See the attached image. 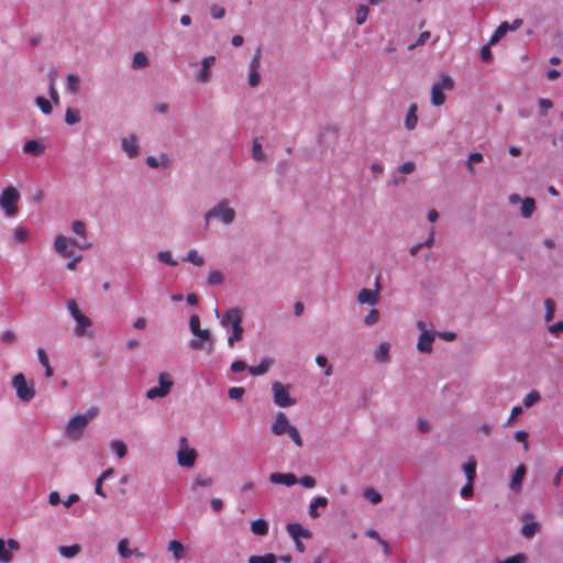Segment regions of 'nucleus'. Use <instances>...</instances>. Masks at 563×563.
<instances>
[{
	"mask_svg": "<svg viewBox=\"0 0 563 563\" xmlns=\"http://www.w3.org/2000/svg\"><path fill=\"white\" fill-rule=\"evenodd\" d=\"M269 482L274 485H285V486H292L295 485L298 479L297 476L292 473H272L269 475Z\"/></svg>",
	"mask_w": 563,
	"mask_h": 563,
	"instance_id": "obj_24",
	"label": "nucleus"
},
{
	"mask_svg": "<svg viewBox=\"0 0 563 563\" xmlns=\"http://www.w3.org/2000/svg\"><path fill=\"white\" fill-rule=\"evenodd\" d=\"M216 317L219 319L222 328L231 331V334L228 336V345L229 347H233L236 342H240L243 339L244 329L242 327V310L238 307H232L222 314L216 310Z\"/></svg>",
	"mask_w": 563,
	"mask_h": 563,
	"instance_id": "obj_2",
	"label": "nucleus"
},
{
	"mask_svg": "<svg viewBox=\"0 0 563 563\" xmlns=\"http://www.w3.org/2000/svg\"><path fill=\"white\" fill-rule=\"evenodd\" d=\"M150 66V59L144 52H135L132 56L131 67L134 70H141Z\"/></svg>",
	"mask_w": 563,
	"mask_h": 563,
	"instance_id": "obj_32",
	"label": "nucleus"
},
{
	"mask_svg": "<svg viewBox=\"0 0 563 563\" xmlns=\"http://www.w3.org/2000/svg\"><path fill=\"white\" fill-rule=\"evenodd\" d=\"M81 120L80 113L77 109L67 108L65 111V122L68 125H75Z\"/></svg>",
	"mask_w": 563,
	"mask_h": 563,
	"instance_id": "obj_45",
	"label": "nucleus"
},
{
	"mask_svg": "<svg viewBox=\"0 0 563 563\" xmlns=\"http://www.w3.org/2000/svg\"><path fill=\"white\" fill-rule=\"evenodd\" d=\"M184 261L191 263L195 266H202L205 265V257L199 254V252L196 249H191L187 252L186 257Z\"/></svg>",
	"mask_w": 563,
	"mask_h": 563,
	"instance_id": "obj_41",
	"label": "nucleus"
},
{
	"mask_svg": "<svg viewBox=\"0 0 563 563\" xmlns=\"http://www.w3.org/2000/svg\"><path fill=\"white\" fill-rule=\"evenodd\" d=\"M216 56L209 55L200 62V67L196 71L195 79L198 84L207 85L212 79V67L216 64Z\"/></svg>",
	"mask_w": 563,
	"mask_h": 563,
	"instance_id": "obj_17",
	"label": "nucleus"
},
{
	"mask_svg": "<svg viewBox=\"0 0 563 563\" xmlns=\"http://www.w3.org/2000/svg\"><path fill=\"white\" fill-rule=\"evenodd\" d=\"M328 505V499L325 497L319 496L311 500L309 505V515L311 518H318L320 515L317 509L319 507L324 508Z\"/></svg>",
	"mask_w": 563,
	"mask_h": 563,
	"instance_id": "obj_39",
	"label": "nucleus"
},
{
	"mask_svg": "<svg viewBox=\"0 0 563 563\" xmlns=\"http://www.w3.org/2000/svg\"><path fill=\"white\" fill-rule=\"evenodd\" d=\"M174 386V379L167 372H161L157 376V385L146 390L145 397L148 400L162 399L168 396Z\"/></svg>",
	"mask_w": 563,
	"mask_h": 563,
	"instance_id": "obj_11",
	"label": "nucleus"
},
{
	"mask_svg": "<svg viewBox=\"0 0 563 563\" xmlns=\"http://www.w3.org/2000/svg\"><path fill=\"white\" fill-rule=\"evenodd\" d=\"M525 523L521 528V534L525 538H532L539 531V525L534 521L533 516L531 514H527L523 517Z\"/></svg>",
	"mask_w": 563,
	"mask_h": 563,
	"instance_id": "obj_27",
	"label": "nucleus"
},
{
	"mask_svg": "<svg viewBox=\"0 0 563 563\" xmlns=\"http://www.w3.org/2000/svg\"><path fill=\"white\" fill-rule=\"evenodd\" d=\"M369 13V9L365 4H358L355 10V22L357 25H362L366 22Z\"/></svg>",
	"mask_w": 563,
	"mask_h": 563,
	"instance_id": "obj_46",
	"label": "nucleus"
},
{
	"mask_svg": "<svg viewBox=\"0 0 563 563\" xmlns=\"http://www.w3.org/2000/svg\"><path fill=\"white\" fill-rule=\"evenodd\" d=\"M238 213L229 198L219 199L210 209L203 214L206 224L210 221H218L221 224L229 227L236 220Z\"/></svg>",
	"mask_w": 563,
	"mask_h": 563,
	"instance_id": "obj_3",
	"label": "nucleus"
},
{
	"mask_svg": "<svg viewBox=\"0 0 563 563\" xmlns=\"http://www.w3.org/2000/svg\"><path fill=\"white\" fill-rule=\"evenodd\" d=\"M156 256L161 263L166 264L170 267H176L178 265V261L174 258L173 253L170 251H159Z\"/></svg>",
	"mask_w": 563,
	"mask_h": 563,
	"instance_id": "obj_43",
	"label": "nucleus"
},
{
	"mask_svg": "<svg viewBox=\"0 0 563 563\" xmlns=\"http://www.w3.org/2000/svg\"><path fill=\"white\" fill-rule=\"evenodd\" d=\"M316 363L318 364V366L325 368V371H324L325 376H330L332 374V365L329 364L328 358L325 356H323V355L316 356Z\"/></svg>",
	"mask_w": 563,
	"mask_h": 563,
	"instance_id": "obj_58",
	"label": "nucleus"
},
{
	"mask_svg": "<svg viewBox=\"0 0 563 563\" xmlns=\"http://www.w3.org/2000/svg\"><path fill=\"white\" fill-rule=\"evenodd\" d=\"M67 310L70 313L71 318L75 320L76 325L74 328V334L77 338L89 336L92 338L93 333L91 331L92 321L89 317H87L78 307L75 300H69L67 302Z\"/></svg>",
	"mask_w": 563,
	"mask_h": 563,
	"instance_id": "obj_7",
	"label": "nucleus"
},
{
	"mask_svg": "<svg viewBox=\"0 0 563 563\" xmlns=\"http://www.w3.org/2000/svg\"><path fill=\"white\" fill-rule=\"evenodd\" d=\"M416 169V164L411 161L405 162L398 167V172L401 174H411Z\"/></svg>",
	"mask_w": 563,
	"mask_h": 563,
	"instance_id": "obj_63",
	"label": "nucleus"
},
{
	"mask_svg": "<svg viewBox=\"0 0 563 563\" xmlns=\"http://www.w3.org/2000/svg\"><path fill=\"white\" fill-rule=\"evenodd\" d=\"M380 284L375 282V289L362 288L357 294V302L361 305L375 306L379 301Z\"/></svg>",
	"mask_w": 563,
	"mask_h": 563,
	"instance_id": "obj_18",
	"label": "nucleus"
},
{
	"mask_svg": "<svg viewBox=\"0 0 563 563\" xmlns=\"http://www.w3.org/2000/svg\"><path fill=\"white\" fill-rule=\"evenodd\" d=\"M36 356H37L38 363L45 369L44 376L46 378H51L54 375V369L51 366L49 358H48V355H47L46 351L43 347H37L36 349Z\"/></svg>",
	"mask_w": 563,
	"mask_h": 563,
	"instance_id": "obj_29",
	"label": "nucleus"
},
{
	"mask_svg": "<svg viewBox=\"0 0 563 563\" xmlns=\"http://www.w3.org/2000/svg\"><path fill=\"white\" fill-rule=\"evenodd\" d=\"M540 400V394L537 390L530 391L525 398H523V405L527 408L532 407L534 404H537Z\"/></svg>",
	"mask_w": 563,
	"mask_h": 563,
	"instance_id": "obj_56",
	"label": "nucleus"
},
{
	"mask_svg": "<svg viewBox=\"0 0 563 563\" xmlns=\"http://www.w3.org/2000/svg\"><path fill=\"white\" fill-rule=\"evenodd\" d=\"M110 449L119 459H123L128 454L126 444L120 439L112 440L110 442Z\"/></svg>",
	"mask_w": 563,
	"mask_h": 563,
	"instance_id": "obj_40",
	"label": "nucleus"
},
{
	"mask_svg": "<svg viewBox=\"0 0 563 563\" xmlns=\"http://www.w3.org/2000/svg\"><path fill=\"white\" fill-rule=\"evenodd\" d=\"M526 475V466L523 464L518 465L516 468V472L514 473L509 487L514 492H519L521 489V483L523 481V477Z\"/></svg>",
	"mask_w": 563,
	"mask_h": 563,
	"instance_id": "obj_33",
	"label": "nucleus"
},
{
	"mask_svg": "<svg viewBox=\"0 0 563 563\" xmlns=\"http://www.w3.org/2000/svg\"><path fill=\"white\" fill-rule=\"evenodd\" d=\"M71 231L75 235L79 236L81 239L80 242H88L87 241V225L84 221L81 220H74L71 222Z\"/></svg>",
	"mask_w": 563,
	"mask_h": 563,
	"instance_id": "obj_36",
	"label": "nucleus"
},
{
	"mask_svg": "<svg viewBox=\"0 0 563 563\" xmlns=\"http://www.w3.org/2000/svg\"><path fill=\"white\" fill-rule=\"evenodd\" d=\"M189 329L194 335L202 332L205 329L200 327V318L198 314H192L189 319Z\"/></svg>",
	"mask_w": 563,
	"mask_h": 563,
	"instance_id": "obj_55",
	"label": "nucleus"
},
{
	"mask_svg": "<svg viewBox=\"0 0 563 563\" xmlns=\"http://www.w3.org/2000/svg\"><path fill=\"white\" fill-rule=\"evenodd\" d=\"M176 459L178 465L181 467L190 468L196 464L198 452L195 448L189 446V442L186 437L179 438Z\"/></svg>",
	"mask_w": 563,
	"mask_h": 563,
	"instance_id": "obj_12",
	"label": "nucleus"
},
{
	"mask_svg": "<svg viewBox=\"0 0 563 563\" xmlns=\"http://www.w3.org/2000/svg\"><path fill=\"white\" fill-rule=\"evenodd\" d=\"M536 210V202L532 198H525L520 213L523 218H530Z\"/></svg>",
	"mask_w": 563,
	"mask_h": 563,
	"instance_id": "obj_44",
	"label": "nucleus"
},
{
	"mask_svg": "<svg viewBox=\"0 0 563 563\" xmlns=\"http://www.w3.org/2000/svg\"><path fill=\"white\" fill-rule=\"evenodd\" d=\"M20 550L21 544L18 540L0 538V563H12Z\"/></svg>",
	"mask_w": 563,
	"mask_h": 563,
	"instance_id": "obj_14",
	"label": "nucleus"
},
{
	"mask_svg": "<svg viewBox=\"0 0 563 563\" xmlns=\"http://www.w3.org/2000/svg\"><path fill=\"white\" fill-rule=\"evenodd\" d=\"M112 473V470L109 468L107 471H104L96 481V486H95V493L101 497H106V494L102 489V484H104V481L111 475Z\"/></svg>",
	"mask_w": 563,
	"mask_h": 563,
	"instance_id": "obj_49",
	"label": "nucleus"
},
{
	"mask_svg": "<svg viewBox=\"0 0 563 563\" xmlns=\"http://www.w3.org/2000/svg\"><path fill=\"white\" fill-rule=\"evenodd\" d=\"M245 390L243 387H231L229 390H228V395L231 399H234V400H241L243 395H244Z\"/></svg>",
	"mask_w": 563,
	"mask_h": 563,
	"instance_id": "obj_60",
	"label": "nucleus"
},
{
	"mask_svg": "<svg viewBox=\"0 0 563 563\" xmlns=\"http://www.w3.org/2000/svg\"><path fill=\"white\" fill-rule=\"evenodd\" d=\"M120 147L129 159H134L141 154L139 137L133 133L121 137Z\"/></svg>",
	"mask_w": 563,
	"mask_h": 563,
	"instance_id": "obj_16",
	"label": "nucleus"
},
{
	"mask_svg": "<svg viewBox=\"0 0 563 563\" xmlns=\"http://www.w3.org/2000/svg\"><path fill=\"white\" fill-rule=\"evenodd\" d=\"M250 530L254 536L264 537L268 533L269 526L265 519L258 518L250 522Z\"/></svg>",
	"mask_w": 563,
	"mask_h": 563,
	"instance_id": "obj_30",
	"label": "nucleus"
},
{
	"mask_svg": "<svg viewBox=\"0 0 563 563\" xmlns=\"http://www.w3.org/2000/svg\"><path fill=\"white\" fill-rule=\"evenodd\" d=\"M499 563H527V556L525 554H516Z\"/></svg>",
	"mask_w": 563,
	"mask_h": 563,
	"instance_id": "obj_64",
	"label": "nucleus"
},
{
	"mask_svg": "<svg viewBox=\"0 0 563 563\" xmlns=\"http://www.w3.org/2000/svg\"><path fill=\"white\" fill-rule=\"evenodd\" d=\"M189 346L194 351L205 350L208 353H212L214 350V339L209 329H205L202 332L194 335V339L189 341Z\"/></svg>",
	"mask_w": 563,
	"mask_h": 563,
	"instance_id": "obj_15",
	"label": "nucleus"
},
{
	"mask_svg": "<svg viewBox=\"0 0 563 563\" xmlns=\"http://www.w3.org/2000/svg\"><path fill=\"white\" fill-rule=\"evenodd\" d=\"M417 109H418L417 104L411 103L407 110V114L405 118V128L408 131H412L417 126V123H418Z\"/></svg>",
	"mask_w": 563,
	"mask_h": 563,
	"instance_id": "obj_34",
	"label": "nucleus"
},
{
	"mask_svg": "<svg viewBox=\"0 0 563 563\" xmlns=\"http://www.w3.org/2000/svg\"><path fill=\"white\" fill-rule=\"evenodd\" d=\"M473 483L467 482L460 490V495L463 499H470L473 496Z\"/></svg>",
	"mask_w": 563,
	"mask_h": 563,
	"instance_id": "obj_61",
	"label": "nucleus"
},
{
	"mask_svg": "<svg viewBox=\"0 0 563 563\" xmlns=\"http://www.w3.org/2000/svg\"><path fill=\"white\" fill-rule=\"evenodd\" d=\"M390 343L387 341L380 342L374 352V360L376 363L385 364L390 361Z\"/></svg>",
	"mask_w": 563,
	"mask_h": 563,
	"instance_id": "obj_26",
	"label": "nucleus"
},
{
	"mask_svg": "<svg viewBox=\"0 0 563 563\" xmlns=\"http://www.w3.org/2000/svg\"><path fill=\"white\" fill-rule=\"evenodd\" d=\"M35 103L40 108L42 113L48 115V114H51L53 112V104L46 98H44L42 96H38V97L35 98Z\"/></svg>",
	"mask_w": 563,
	"mask_h": 563,
	"instance_id": "obj_48",
	"label": "nucleus"
},
{
	"mask_svg": "<svg viewBox=\"0 0 563 563\" xmlns=\"http://www.w3.org/2000/svg\"><path fill=\"white\" fill-rule=\"evenodd\" d=\"M20 198V191L12 185L4 187L0 192V208L8 218H14L18 214Z\"/></svg>",
	"mask_w": 563,
	"mask_h": 563,
	"instance_id": "obj_9",
	"label": "nucleus"
},
{
	"mask_svg": "<svg viewBox=\"0 0 563 563\" xmlns=\"http://www.w3.org/2000/svg\"><path fill=\"white\" fill-rule=\"evenodd\" d=\"M483 161V155L479 152H472L466 161V167L471 174L475 173V165Z\"/></svg>",
	"mask_w": 563,
	"mask_h": 563,
	"instance_id": "obj_47",
	"label": "nucleus"
},
{
	"mask_svg": "<svg viewBox=\"0 0 563 563\" xmlns=\"http://www.w3.org/2000/svg\"><path fill=\"white\" fill-rule=\"evenodd\" d=\"M145 163L150 168H163L168 169L173 162L168 154L161 153L157 156H147Z\"/></svg>",
	"mask_w": 563,
	"mask_h": 563,
	"instance_id": "obj_22",
	"label": "nucleus"
},
{
	"mask_svg": "<svg viewBox=\"0 0 563 563\" xmlns=\"http://www.w3.org/2000/svg\"><path fill=\"white\" fill-rule=\"evenodd\" d=\"M130 540L128 538H122L118 542V553L123 559H130L131 556H136L139 559L144 558V553L139 551V549L130 548Z\"/></svg>",
	"mask_w": 563,
	"mask_h": 563,
	"instance_id": "obj_21",
	"label": "nucleus"
},
{
	"mask_svg": "<svg viewBox=\"0 0 563 563\" xmlns=\"http://www.w3.org/2000/svg\"><path fill=\"white\" fill-rule=\"evenodd\" d=\"M416 327L419 330L416 349L421 354L430 355L433 352L437 331L423 320L416 321Z\"/></svg>",
	"mask_w": 563,
	"mask_h": 563,
	"instance_id": "obj_8",
	"label": "nucleus"
},
{
	"mask_svg": "<svg viewBox=\"0 0 563 563\" xmlns=\"http://www.w3.org/2000/svg\"><path fill=\"white\" fill-rule=\"evenodd\" d=\"M30 238V230L25 227L18 225L13 229V239L16 243H24Z\"/></svg>",
	"mask_w": 563,
	"mask_h": 563,
	"instance_id": "obj_42",
	"label": "nucleus"
},
{
	"mask_svg": "<svg viewBox=\"0 0 563 563\" xmlns=\"http://www.w3.org/2000/svg\"><path fill=\"white\" fill-rule=\"evenodd\" d=\"M462 471L467 479V482H474L476 476V461L473 457H470L463 465Z\"/></svg>",
	"mask_w": 563,
	"mask_h": 563,
	"instance_id": "obj_38",
	"label": "nucleus"
},
{
	"mask_svg": "<svg viewBox=\"0 0 563 563\" xmlns=\"http://www.w3.org/2000/svg\"><path fill=\"white\" fill-rule=\"evenodd\" d=\"M252 157L257 162H265L266 154L263 151L262 144L258 141H254L252 145Z\"/></svg>",
	"mask_w": 563,
	"mask_h": 563,
	"instance_id": "obj_52",
	"label": "nucleus"
},
{
	"mask_svg": "<svg viewBox=\"0 0 563 563\" xmlns=\"http://www.w3.org/2000/svg\"><path fill=\"white\" fill-rule=\"evenodd\" d=\"M194 485L197 487H211L213 485V479L209 476L197 475L194 478Z\"/></svg>",
	"mask_w": 563,
	"mask_h": 563,
	"instance_id": "obj_57",
	"label": "nucleus"
},
{
	"mask_svg": "<svg viewBox=\"0 0 563 563\" xmlns=\"http://www.w3.org/2000/svg\"><path fill=\"white\" fill-rule=\"evenodd\" d=\"M10 387L14 390L16 399L22 404H30L36 397V387L33 379H27L23 373L11 377Z\"/></svg>",
	"mask_w": 563,
	"mask_h": 563,
	"instance_id": "obj_5",
	"label": "nucleus"
},
{
	"mask_svg": "<svg viewBox=\"0 0 563 563\" xmlns=\"http://www.w3.org/2000/svg\"><path fill=\"white\" fill-rule=\"evenodd\" d=\"M290 385L280 382L272 384L273 401L279 408H289L296 405V399L290 396Z\"/></svg>",
	"mask_w": 563,
	"mask_h": 563,
	"instance_id": "obj_13",
	"label": "nucleus"
},
{
	"mask_svg": "<svg viewBox=\"0 0 563 563\" xmlns=\"http://www.w3.org/2000/svg\"><path fill=\"white\" fill-rule=\"evenodd\" d=\"M91 245L90 242H80L63 233L56 234L53 241V249L62 258L73 257V255L76 254V249L85 251L90 249Z\"/></svg>",
	"mask_w": 563,
	"mask_h": 563,
	"instance_id": "obj_6",
	"label": "nucleus"
},
{
	"mask_svg": "<svg viewBox=\"0 0 563 563\" xmlns=\"http://www.w3.org/2000/svg\"><path fill=\"white\" fill-rule=\"evenodd\" d=\"M45 150L46 146L38 140H29L22 146V152L33 157L42 156Z\"/></svg>",
	"mask_w": 563,
	"mask_h": 563,
	"instance_id": "obj_23",
	"label": "nucleus"
},
{
	"mask_svg": "<svg viewBox=\"0 0 563 563\" xmlns=\"http://www.w3.org/2000/svg\"><path fill=\"white\" fill-rule=\"evenodd\" d=\"M286 530L294 540H298L300 538L307 539L311 537L310 531L305 529L300 523H288L286 526Z\"/></svg>",
	"mask_w": 563,
	"mask_h": 563,
	"instance_id": "obj_28",
	"label": "nucleus"
},
{
	"mask_svg": "<svg viewBox=\"0 0 563 563\" xmlns=\"http://www.w3.org/2000/svg\"><path fill=\"white\" fill-rule=\"evenodd\" d=\"M271 432L274 437L288 435L297 448L303 445V440L298 428L290 422L284 411H278L271 423Z\"/></svg>",
	"mask_w": 563,
	"mask_h": 563,
	"instance_id": "obj_4",
	"label": "nucleus"
},
{
	"mask_svg": "<svg viewBox=\"0 0 563 563\" xmlns=\"http://www.w3.org/2000/svg\"><path fill=\"white\" fill-rule=\"evenodd\" d=\"M210 14L213 19H222L225 15V9L223 7L213 4L210 8Z\"/></svg>",
	"mask_w": 563,
	"mask_h": 563,
	"instance_id": "obj_62",
	"label": "nucleus"
},
{
	"mask_svg": "<svg viewBox=\"0 0 563 563\" xmlns=\"http://www.w3.org/2000/svg\"><path fill=\"white\" fill-rule=\"evenodd\" d=\"M99 409L90 407L81 413L71 416L65 423L63 429V437L69 442H79L85 437L89 424L98 417Z\"/></svg>",
	"mask_w": 563,
	"mask_h": 563,
	"instance_id": "obj_1",
	"label": "nucleus"
},
{
	"mask_svg": "<svg viewBox=\"0 0 563 563\" xmlns=\"http://www.w3.org/2000/svg\"><path fill=\"white\" fill-rule=\"evenodd\" d=\"M276 555L268 553L265 555H251L247 560V563H276Z\"/></svg>",
	"mask_w": 563,
	"mask_h": 563,
	"instance_id": "obj_50",
	"label": "nucleus"
},
{
	"mask_svg": "<svg viewBox=\"0 0 563 563\" xmlns=\"http://www.w3.org/2000/svg\"><path fill=\"white\" fill-rule=\"evenodd\" d=\"M454 88V79L448 74H442L431 87V103L441 107L446 100L445 92Z\"/></svg>",
	"mask_w": 563,
	"mask_h": 563,
	"instance_id": "obj_10",
	"label": "nucleus"
},
{
	"mask_svg": "<svg viewBox=\"0 0 563 563\" xmlns=\"http://www.w3.org/2000/svg\"><path fill=\"white\" fill-rule=\"evenodd\" d=\"M363 496L365 499H367L373 505L379 504L383 499L382 495L377 490H375L374 488H371V487L364 489Z\"/></svg>",
	"mask_w": 563,
	"mask_h": 563,
	"instance_id": "obj_51",
	"label": "nucleus"
},
{
	"mask_svg": "<svg viewBox=\"0 0 563 563\" xmlns=\"http://www.w3.org/2000/svg\"><path fill=\"white\" fill-rule=\"evenodd\" d=\"M57 551L63 558L73 559L80 553L81 547L79 544L60 545Z\"/></svg>",
	"mask_w": 563,
	"mask_h": 563,
	"instance_id": "obj_35",
	"label": "nucleus"
},
{
	"mask_svg": "<svg viewBox=\"0 0 563 563\" xmlns=\"http://www.w3.org/2000/svg\"><path fill=\"white\" fill-rule=\"evenodd\" d=\"M544 306H545V316H544V319L545 321H551L553 318H554V308H555V303L552 299L548 298L545 299L544 301Z\"/></svg>",
	"mask_w": 563,
	"mask_h": 563,
	"instance_id": "obj_59",
	"label": "nucleus"
},
{
	"mask_svg": "<svg viewBox=\"0 0 563 563\" xmlns=\"http://www.w3.org/2000/svg\"><path fill=\"white\" fill-rule=\"evenodd\" d=\"M66 89L71 95H77L80 89V78L76 74H68L66 76Z\"/></svg>",
	"mask_w": 563,
	"mask_h": 563,
	"instance_id": "obj_37",
	"label": "nucleus"
},
{
	"mask_svg": "<svg viewBox=\"0 0 563 563\" xmlns=\"http://www.w3.org/2000/svg\"><path fill=\"white\" fill-rule=\"evenodd\" d=\"M223 280H224V276H223L221 271L214 269V271L209 272V274H208V284L210 286L220 285V284L223 283Z\"/></svg>",
	"mask_w": 563,
	"mask_h": 563,
	"instance_id": "obj_53",
	"label": "nucleus"
},
{
	"mask_svg": "<svg viewBox=\"0 0 563 563\" xmlns=\"http://www.w3.org/2000/svg\"><path fill=\"white\" fill-rule=\"evenodd\" d=\"M260 58H261L260 53H256L249 63L247 82H249L250 87H252V88L257 87L261 82Z\"/></svg>",
	"mask_w": 563,
	"mask_h": 563,
	"instance_id": "obj_19",
	"label": "nucleus"
},
{
	"mask_svg": "<svg viewBox=\"0 0 563 563\" xmlns=\"http://www.w3.org/2000/svg\"><path fill=\"white\" fill-rule=\"evenodd\" d=\"M379 317H380V313H379L378 309L372 308L369 310V312L365 316L364 323L366 325H374L378 322Z\"/></svg>",
	"mask_w": 563,
	"mask_h": 563,
	"instance_id": "obj_54",
	"label": "nucleus"
},
{
	"mask_svg": "<svg viewBox=\"0 0 563 563\" xmlns=\"http://www.w3.org/2000/svg\"><path fill=\"white\" fill-rule=\"evenodd\" d=\"M521 19H515L511 23L503 22L495 29V44L500 41L509 31H516L522 25Z\"/></svg>",
	"mask_w": 563,
	"mask_h": 563,
	"instance_id": "obj_25",
	"label": "nucleus"
},
{
	"mask_svg": "<svg viewBox=\"0 0 563 563\" xmlns=\"http://www.w3.org/2000/svg\"><path fill=\"white\" fill-rule=\"evenodd\" d=\"M167 551L170 553L175 562H179L188 555V548L179 539L169 540Z\"/></svg>",
	"mask_w": 563,
	"mask_h": 563,
	"instance_id": "obj_20",
	"label": "nucleus"
},
{
	"mask_svg": "<svg viewBox=\"0 0 563 563\" xmlns=\"http://www.w3.org/2000/svg\"><path fill=\"white\" fill-rule=\"evenodd\" d=\"M274 364V360L269 357L263 358L257 365L250 366L249 372L253 376H262L266 374L272 365Z\"/></svg>",
	"mask_w": 563,
	"mask_h": 563,
	"instance_id": "obj_31",
	"label": "nucleus"
}]
</instances>
